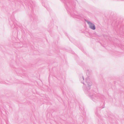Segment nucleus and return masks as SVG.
Here are the masks:
<instances>
[{"instance_id":"12","label":"nucleus","mask_w":124,"mask_h":124,"mask_svg":"<svg viewBox=\"0 0 124 124\" xmlns=\"http://www.w3.org/2000/svg\"><path fill=\"white\" fill-rule=\"evenodd\" d=\"M120 30H121V27H120Z\"/></svg>"},{"instance_id":"8","label":"nucleus","mask_w":124,"mask_h":124,"mask_svg":"<svg viewBox=\"0 0 124 124\" xmlns=\"http://www.w3.org/2000/svg\"><path fill=\"white\" fill-rule=\"evenodd\" d=\"M103 106H101V108H104V101H103Z\"/></svg>"},{"instance_id":"1","label":"nucleus","mask_w":124,"mask_h":124,"mask_svg":"<svg viewBox=\"0 0 124 124\" xmlns=\"http://www.w3.org/2000/svg\"><path fill=\"white\" fill-rule=\"evenodd\" d=\"M74 3L73 0H68L66 2V5L70 9L69 12L71 16L74 18L80 19L81 17L74 10V8H73Z\"/></svg>"},{"instance_id":"4","label":"nucleus","mask_w":124,"mask_h":124,"mask_svg":"<svg viewBox=\"0 0 124 124\" xmlns=\"http://www.w3.org/2000/svg\"><path fill=\"white\" fill-rule=\"evenodd\" d=\"M85 21L88 24L90 28L93 30H94L95 29V27L93 23L91 22L88 20L86 19H85Z\"/></svg>"},{"instance_id":"2","label":"nucleus","mask_w":124,"mask_h":124,"mask_svg":"<svg viewBox=\"0 0 124 124\" xmlns=\"http://www.w3.org/2000/svg\"><path fill=\"white\" fill-rule=\"evenodd\" d=\"M86 74L88 77L85 79V83H84V78L83 76H82L80 77L79 80L83 84L86 86L84 88V91L85 93H88V90H89L90 89V86L92 85V84L89 77V73L88 70L87 71Z\"/></svg>"},{"instance_id":"3","label":"nucleus","mask_w":124,"mask_h":124,"mask_svg":"<svg viewBox=\"0 0 124 124\" xmlns=\"http://www.w3.org/2000/svg\"><path fill=\"white\" fill-rule=\"evenodd\" d=\"M88 90V93H86L89 94V96L91 98L93 101L94 102H97L100 100H104V97L103 96H101L99 94H97L95 92L93 91H89Z\"/></svg>"},{"instance_id":"9","label":"nucleus","mask_w":124,"mask_h":124,"mask_svg":"<svg viewBox=\"0 0 124 124\" xmlns=\"http://www.w3.org/2000/svg\"><path fill=\"white\" fill-rule=\"evenodd\" d=\"M34 17H33V16H31V18H32L33 20H35V18H36L35 17V16L34 15Z\"/></svg>"},{"instance_id":"5","label":"nucleus","mask_w":124,"mask_h":124,"mask_svg":"<svg viewBox=\"0 0 124 124\" xmlns=\"http://www.w3.org/2000/svg\"><path fill=\"white\" fill-rule=\"evenodd\" d=\"M15 70L17 74H22L23 71L21 68L16 69Z\"/></svg>"},{"instance_id":"10","label":"nucleus","mask_w":124,"mask_h":124,"mask_svg":"<svg viewBox=\"0 0 124 124\" xmlns=\"http://www.w3.org/2000/svg\"><path fill=\"white\" fill-rule=\"evenodd\" d=\"M45 7L46 8V9H47L48 11H49V9H48V8H46V7Z\"/></svg>"},{"instance_id":"7","label":"nucleus","mask_w":124,"mask_h":124,"mask_svg":"<svg viewBox=\"0 0 124 124\" xmlns=\"http://www.w3.org/2000/svg\"><path fill=\"white\" fill-rule=\"evenodd\" d=\"M11 20L12 21L14 25V26H15V27H14V28H17V27H16V26L15 24V21H14L13 20H12V19Z\"/></svg>"},{"instance_id":"11","label":"nucleus","mask_w":124,"mask_h":124,"mask_svg":"<svg viewBox=\"0 0 124 124\" xmlns=\"http://www.w3.org/2000/svg\"><path fill=\"white\" fill-rule=\"evenodd\" d=\"M9 24H10V25H11V23L10 22H9Z\"/></svg>"},{"instance_id":"6","label":"nucleus","mask_w":124,"mask_h":124,"mask_svg":"<svg viewBox=\"0 0 124 124\" xmlns=\"http://www.w3.org/2000/svg\"><path fill=\"white\" fill-rule=\"evenodd\" d=\"M100 109H101L100 108H97L95 112L96 115H97V116L99 118L100 117V115L98 113L99 112Z\"/></svg>"}]
</instances>
